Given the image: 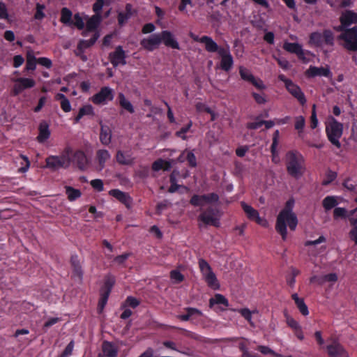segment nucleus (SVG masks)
Here are the masks:
<instances>
[{"instance_id":"nucleus-24","label":"nucleus","mask_w":357,"mask_h":357,"mask_svg":"<svg viewBox=\"0 0 357 357\" xmlns=\"http://www.w3.org/2000/svg\"><path fill=\"white\" fill-rule=\"evenodd\" d=\"M109 195L116 198L118 201L123 204L128 208L131 204L132 199L128 193L119 189H112L109 190Z\"/></svg>"},{"instance_id":"nucleus-15","label":"nucleus","mask_w":357,"mask_h":357,"mask_svg":"<svg viewBox=\"0 0 357 357\" xmlns=\"http://www.w3.org/2000/svg\"><path fill=\"white\" fill-rule=\"evenodd\" d=\"M108 59L114 68L126 64V54L121 45L116 47L115 50L109 54Z\"/></svg>"},{"instance_id":"nucleus-61","label":"nucleus","mask_w":357,"mask_h":357,"mask_svg":"<svg viewBox=\"0 0 357 357\" xmlns=\"http://www.w3.org/2000/svg\"><path fill=\"white\" fill-rule=\"evenodd\" d=\"M318 119L317 117V113H316V105H313L312 109V114L310 116V128L312 129H314L318 126Z\"/></svg>"},{"instance_id":"nucleus-62","label":"nucleus","mask_w":357,"mask_h":357,"mask_svg":"<svg viewBox=\"0 0 357 357\" xmlns=\"http://www.w3.org/2000/svg\"><path fill=\"white\" fill-rule=\"evenodd\" d=\"M287 324L289 327H290L293 331L301 327L299 323L295 320L294 318L290 316L285 314Z\"/></svg>"},{"instance_id":"nucleus-19","label":"nucleus","mask_w":357,"mask_h":357,"mask_svg":"<svg viewBox=\"0 0 357 357\" xmlns=\"http://www.w3.org/2000/svg\"><path fill=\"white\" fill-rule=\"evenodd\" d=\"M71 162L75 164L82 171L86 170L89 167V160L85 153L82 150H77L70 155Z\"/></svg>"},{"instance_id":"nucleus-40","label":"nucleus","mask_w":357,"mask_h":357,"mask_svg":"<svg viewBox=\"0 0 357 357\" xmlns=\"http://www.w3.org/2000/svg\"><path fill=\"white\" fill-rule=\"evenodd\" d=\"M72 17L73 13L69 8L64 7L61 10L60 22L63 24L72 26L73 24Z\"/></svg>"},{"instance_id":"nucleus-43","label":"nucleus","mask_w":357,"mask_h":357,"mask_svg":"<svg viewBox=\"0 0 357 357\" xmlns=\"http://www.w3.org/2000/svg\"><path fill=\"white\" fill-rule=\"evenodd\" d=\"M66 193L70 202H73L79 198L82 192L79 190L75 189L71 186H66Z\"/></svg>"},{"instance_id":"nucleus-18","label":"nucleus","mask_w":357,"mask_h":357,"mask_svg":"<svg viewBox=\"0 0 357 357\" xmlns=\"http://www.w3.org/2000/svg\"><path fill=\"white\" fill-rule=\"evenodd\" d=\"M340 22L341 25L337 28V31H342L352 24H357V13L350 10H345L342 13Z\"/></svg>"},{"instance_id":"nucleus-55","label":"nucleus","mask_w":357,"mask_h":357,"mask_svg":"<svg viewBox=\"0 0 357 357\" xmlns=\"http://www.w3.org/2000/svg\"><path fill=\"white\" fill-rule=\"evenodd\" d=\"M91 187L98 192H102L104 190V184L101 179L96 178L90 182Z\"/></svg>"},{"instance_id":"nucleus-21","label":"nucleus","mask_w":357,"mask_h":357,"mask_svg":"<svg viewBox=\"0 0 357 357\" xmlns=\"http://www.w3.org/2000/svg\"><path fill=\"white\" fill-rule=\"evenodd\" d=\"M158 33L151 34L146 38H143L140 41L141 46L149 52H153L157 49L160 45V39Z\"/></svg>"},{"instance_id":"nucleus-13","label":"nucleus","mask_w":357,"mask_h":357,"mask_svg":"<svg viewBox=\"0 0 357 357\" xmlns=\"http://www.w3.org/2000/svg\"><path fill=\"white\" fill-rule=\"evenodd\" d=\"M216 213L217 210L215 208L209 206L199 214L198 220L206 225H212L218 227L220 226V221L219 219L216 218Z\"/></svg>"},{"instance_id":"nucleus-33","label":"nucleus","mask_w":357,"mask_h":357,"mask_svg":"<svg viewBox=\"0 0 357 357\" xmlns=\"http://www.w3.org/2000/svg\"><path fill=\"white\" fill-rule=\"evenodd\" d=\"M70 264L74 275L77 276L79 279H82L83 276V271L77 255H75L71 256Z\"/></svg>"},{"instance_id":"nucleus-44","label":"nucleus","mask_w":357,"mask_h":357,"mask_svg":"<svg viewBox=\"0 0 357 357\" xmlns=\"http://www.w3.org/2000/svg\"><path fill=\"white\" fill-rule=\"evenodd\" d=\"M305 125V119L303 116L295 117L294 128L298 131V137H303V129Z\"/></svg>"},{"instance_id":"nucleus-10","label":"nucleus","mask_w":357,"mask_h":357,"mask_svg":"<svg viewBox=\"0 0 357 357\" xmlns=\"http://www.w3.org/2000/svg\"><path fill=\"white\" fill-rule=\"evenodd\" d=\"M114 98V90L109 86H103L91 98V100L93 104L100 105L107 104V102L113 100Z\"/></svg>"},{"instance_id":"nucleus-11","label":"nucleus","mask_w":357,"mask_h":357,"mask_svg":"<svg viewBox=\"0 0 357 357\" xmlns=\"http://www.w3.org/2000/svg\"><path fill=\"white\" fill-rule=\"evenodd\" d=\"M219 201V195L215 192L206 195H194L190 199V204L195 206H203L205 204L217 203Z\"/></svg>"},{"instance_id":"nucleus-56","label":"nucleus","mask_w":357,"mask_h":357,"mask_svg":"<svg viewBox=\"0 0 357 357\" xmlns=\"http://www.w3.org/2000/svg\"><path fill=\"white\" fill-rule=\"evenodd\" d=\"M170 278L172 280H174L176 283H180L184 280L183 275L177 270L171 271Z\"/></svg>"},{"instance_id":"nucleus-50","label":"nucleus","mask_w":357,"mask_h":357,"mask_svg":"<svg viewBox=\"0 0 357 357\" xmlns=\"http://www.w3.org/2000/svg\"><path fill=\"white\" fill-rule=\"evenodd\" d=\"M140 302L138 299L133 296H128L123 305V307L127 306L130 307L132 308H135L139 305Z\"/></svg>"},{"instance_id":"nucleus-64","label":"nucleus","mask_w":357,"mask_h":357,"mask_svg":"<svg viewBox=\"0 0 357 357\" xmlns=\"http://www.w3.org/2000/svg\"><path fill=\"white\" fill-rule=\"evenodd\" d=\"M74 348V341H70L66 347L62 354L59 357H69L73 352Z\"/></svg>"},{"instance_id":"nucleus-22","label":"nucleus","mask_w":357,"mask_h":357,"mask_svg":"<svg viewBox=\"0 0 357 357\" xmlns=\"http://www.w3.org/2000/svg\"><path fill=\"white\" fill-rule=\"evenodd\" d=\"M116 160L121 165H132L135 163V158L132 157L130 150H118L116 153Z\"/></svg>"},{"instance_id":"nucleus-26","label":"nucleus","mask_w":357,"mask_h":357,"mask_svg":"<svg viewBox=\"0 0 357 357\" xmlns=\"http://www.w3.org/2000/svg\"><path fill=\"white\" fill-rule=\"evenodd\" d=\"M215 305H223L224 307H219L220 310L223 311L229 306V303L228 299L222 294H215L209 299L208 306L210 308H213Z\"/></svg>"},{"instance_id":"nucleus-60","label":"nucleus","mask_w":357,"mask_h":357,"mask_svg":"<svg viewBox=\"0 0 357 357\" xmlns=\"http://www.w3.org/2000/svg\"><path fill=\"white\" fill-rule=\"evenodd\" d=\"M130 252H125L121 255H118L114 258V261L119 265L125 264L126 260L131 256Z\"/></svg>"},{"instance_id":"nucleus-3","label":"nucleus","mask_w":357,"mask_h":357,"mask_svg":"<svg viewBox=\"0 0 357 357\" xmlns=\"http://www.w3.org/2000/svg\"><path fill=\"white\" fill-rule=\"evenodd\" d=\"M72 149L66 147L59 155H49L45 159V167L52 171L67 169L71 163Z\"/></svg>"},{"instance_id":"nucleus-38","label":"nucleus","mask_w":357,"mask_h":357,"mask_svg":"<svg viewBox=\"0 0 357 357\" xmlns=\"http://www.w3.org/2000/svg\"><path fill=\"white\" fill-rule=\"evenodd\" d=\"M172 167L170 161L165 160L163 159H158L152 164V169L154 172H158L161 169L164 171H169Z\"/></svg>"},{"instance_id":"nucleus-2","label":"nucleus","mask_w":357,"mask_h":357,"mask_svg":"<svg viewBox=\"0 0 357 357\" xmlns=\"http://www.w3.org/2000/svg\"><path fill=\"white\" fill-rule=\"evenodd\" d=\"M286 167L287 173L298 179L305 171V159L297 151H289L286 154Z\"/></svg>"},{"instance_id":"nucleus-30","label":"nucleus","mask_w":357,"mask_h":357,"mask_svg":"<svg viewBox=\"0 0 357 357\" xmlns=\"http://www.w3.org/2000/svg\"><path fill=\"white\" fill-rule=\"evenodd\" d=\"M203 277L207 285L211 289L213 290H218L220 289V283L213 271L203 275Z\"/></svg>"},{"instance_id":"nucleus-23","label":"nucleus","mask_w":357,"mask_h":357,"mask_svg":"<svg viewBox=\"0 0 357 357\" xmlns=\"http://www.w3.org/2000/svg\"><path fill=\"white\" fill-rule=\"evenodd\" d=\"M241 205L249 220L255 221L259 225H262L264 220L259 216V212L257 210L244 202H242Z\"/></svg>"},{"instance_id":"nucleus-45","label":"nucleus","mask_w":357,"mask_h":357,"mask_svg":"<svg viewBox=\"0 0 357 357\" xmlns=\"http://www.w3.org/2000/svg\"><path fill=\"white\" fill-rule=\"evenodd\" d=\"M36 63H38V59L33 54L28 53L25 70L27 71L34 70L36 68Z\"/></svg>"},{"instance_id":"nucleus-52","label":"nucleus","mask_w":357,"mask_h":357,"mask_svg":"<svg viewBox=\"0 0 357 357\" xmlns=\"http://www.w3.org/2000/svg\"><path fill=\"white\" fill-rule=\"evenodd\" d=\"M36 10L34 14V18L38 20H43L45 16V15L43 12V10L45 8V5L38 3L36 4Z\"/></svg>"},{"instance_id":"nucleus-53","label":"nucleus","mask_w":357,"mask_h":357,"mask_svg":"<svg viewBox=\"0 0 357 357\" xmlns=\"http://www.w3.org/2000/svg\"><path fill=\"white\" fill-rule=\"evenodd\" d=\"M74 21L73 25L75 26L79 30H82L84 28V22L79 13H77L74 15Z\"/></svg>"},{"instance_id":"nucleus-5","label":"nucleus","mask_w":357,"mask_h":357,"mask_svg":"<svg viewBox=\"0 0 357 357\" xmlns=\"http://www.w3.org/2000/svg\"><path fill=\"white\" fill-rule=\"evenodd\" d=\"M309 44L312 46L321 47L324 44L333 47L335 45V36L331 29H324L322 33L314 31L309 36Z\"/></svg>"},{"instance_id":"nucleus-17","label":"nucleus","mask_w":357,"mask_h":357,"mask_svg":"<svg viewBox=\"0 0 357 357\" xmlns=\"http://www.w3.org/2000/svg\"><path fill=\"white\" fill-rule=\"evenodd\" d=\"M160 44L163 43L166 47L173 50L181 49L178 42L172 32L168 30L162 31L159 33Z\"/></svg>"},{"instance_id":"nucleus-35","label":"nucleus","mask_w":357,"mask_h":357,"mask_svg":"<svg viewBox=\"0 0 357 357\" xmlns=\"http://www.w3.org/2000/svg\"><path fill=\"white\" fill-rule=\"evenodd\" d=\"M355 202L357 204V197L355 199ZM356 211H357V206L354 209H353L350 211V215H353ZM350 222L352 225H354V227L351 228V229L349 231V238L351 241H353L355 243V244L357 245V225H356L357 224V218H351Z\"/></svg>"},{"instance_id":"nucleus-31","label":"nucleus","mask_w":357,"mask_h":357,"mask_svg":"<svg viewBox=\"0 0 357 357\" xmlns=\"http://www.w3.org/2000/svg\"><path fill=\"white\" fill-rule=\"evenodd\" d=\"M112 140V130L107 126L101 125L100 132V141L105 145L107 146L110 144Z\"/></svg>"},{"instance_id":"nucleus-29","label":"nucleus","mask_w":357,"mask_h":357,"mask_svg":"<svg viewBox=\"0 0 357 357\" xmlns=\"http://www.w3.org/2000/svg\"><path fill=\"white\" fill-rule=\"evenodd\" d=\"M201 40L202 43L205 45V50L210 53L217 52L218 54L220 52V50L225 47H219L212 38L208 36H203Z\"/></svg>"},{"instance_id":"nucleus-54","label":"nucleus","mask_w":357,"mask_h":357,"mask_svg":"<svg viewBox=\"0 0 357 357\" xmlns=\"http://www.w3.org/2000/svg\"><path fill=\"white\" fill-rule=\"evenodd\" d=\"M185 160L188 161V165L190 167H195L197 165V158L192 151H187Z\"/></svg>"},{"instance_id":"nucleus-57","label":"nucleus","mask_w":357,"mask_h":357,"mask_svg":"<svg viewBox=\"0 0 357 357\" xmlns=\"http://www.w3.org/2000/svg\"><path fill=\"white\" fill-rule=\"evenodd\" d=\"M337 177V174L335 172L328 170L326 173V178L322 181L324 185H327L333 182Z\"/></svg>"},{"instance_id":"nucleus-16","label":"nucleus","mask_w":357,"mask_h":357,"mask_svg":"<svg viewBox=\"0 0 357 357\" xmlns=\"http://www.w3.org/2000/svg\"><path fill=\"white\" fill-rule=\"evenodd\" d=\"M15 84H14L12 93L13 96H17L21 93L24 90L33 88L36 82L31 78L19 77L14 79Z\"/></svg>"},{"instance_id":"nucleus-7","label":"nucleus","mask_w":357,"mask_h":357,"mask_svg":"<svg viewBox=\"0 0 357 357\" xmlns=\"http://www.w3.org/2000/svg\"><path fill=\"white\" fill-rule=\"evenodd\" d=\"M278 79L284 84L285 88L287 91L297 100L301 105L306 103V98L304 93L302 91L299 86L294 83L290 79L286 77L284 75L280 74L278 75Z\"/></svg>"},{"instance_id":"nucleus-48","label":"nucleus","mask_w":357,"mask_h":357,"mask_svg":"<svg viewBox=\"0 0 357 357\" xmlns=\"http://www.w3.org/2000/svg\"><path fill=\"white\" fill-rule=\"evenodd\" d=\"M280 138V132L278 130H276L273 135V142L271 146V154L274 156L277 154V146L278 145Z\"/></svg>"},{"instance_id":"nucleus-12","label":"nucleus","mask_w":357,"mask_h":357,"mask_svg":"<svg viewBox=\"0 0 357 357\" xmlns=\"http://www.w3.org/2000/svg\"><path fill=\"white\" fill-rule=\"evenodd\" d=\"M282 48L287 52L294 54L298 59L304 63L308 62V59L305 57V54H310L309 51L303 49V46L298 43H289L284 41Z\"/></svg>"},{"instance_id":"nucleus-63","label":"nucleus","mask_w":357,"mask_h":357,"mask_svg":"<svg viewBox=\"0 0 357 357\" xmlns=\"http://www.w3.org/2000/svg\"><path fill=\"white\" fill-rule=\"evenodd\" d=\"M136 175L141 178H147L149 175V168L147 166H140L136 172Z\"/></svg>"},{"instance_id":"nucleus-47","label":"nucleus","mask_w":357,"mask_h":357,"mask_svg":"<svg viewBox=\"0 0 357 357\" xmlns=\"http://www.w3.org/2000/svg\"><path fill=\"white\" fill-rule=\"evenodd\" d=\"M239 74L242 79L250 83L254 81V79L255 78L249 70L243 66L239 68Z\"/></svg>"},{"instance_id":"nucleus-37","label":"nucleus","mask_w":357,"mask_h":357,"mask_svg":"<svg viewBox=\"0 0 357 357\" xmlns=\"http://www.w3.org/2000/svg\"><path fill=\"white\" fill-rule=\"evenodd\" d=\"M291 298L294 301L295 304L300 312L303 316H307L309 314L308 307L304 302L303 298H299L296 293H294L291 295Z\"/></svg>"},{"instance_id":"nucleus-6","label":"nucleus","mask_w":357,"mask_h":357,"mask_svg":"<svg viewBox=\"0 0 357 357\" xmlns=\"http://www.w3.org/2000/svg\"><path fill=\"white\" fill-rule=\"evenodd\" d=\"M115 283L116 278L114 275L109 273L105 276L103 284L100 289V297L98 305V307L100 311H102L106 305Z\"/></svg>"},{"instance_id":"nucleus-42","label":"nucleus","mask_w":357,"mask_h":357,"mask_svg":"<svg viewBox=\"0 0 357 357\" xmlns=\"http://www.w3.org/2000/svg\"><path fill=\"white\" fill-rule=\"evenodd\" d=\"M56 100H61V107L65 112H69L71 111V105L69 100L63 93H57L55 96Z\"/></svg>"},{"instance_id":"nucleus-32","label":"nucleus","mask_w":357,"mask_h":357,"mask_svg":"<svg viewBox=\"0 0 357 357\" xmlns=\"http://www.w3.org/2000/svg\"><path fill=\"white\" fill-rule=\"evenodd\" d=\"M110 157V153L106 149H99L96 151V160L100 170H102L105 167L107 160H108Z\"/></svg>"},{"instance_id":"nucleus-9","label":"nucleus","mask_w":357,"mask_h":357,"mask_svg":"<svg viewBox=\"0 0 357 357\" xmlns=\"http://www.w3.org/2000/svg\"><path fill=\"white\" fill-rule=\"evenodd\" d=\"M326 347L328 357H349V352L336 338H331Z\"/></svg>"},{"instance_id":"nucleus-39","label":"nucleus","mask_w":357,"mask_h":357,"mask_svg":"<svg viewBox=\"0 0 357 357\" xmlns=\"http://www.w3.org/2000/svg\"><path fill=\"white\" fill-rule=\"evenodd\" d=\"M102 351L107 357H116L118 350L110 342L105 341L102 343Z\"/></svg>"},{"instance_id":"nucleus-14","label":"nucleus","mask_w":357,"mask_h":357,"mask_svg":"<svg viewBox=\"0 0 357 357\" xmlns=\"http://www.w3.org/2000/svg\"><path fill=\"white\" fill-rule=\"evenodd\" d=\"M220 57V68L225 72L231 70L234 66V59L231 54L229 47L227 45L220 50L218 54Z\"/></svg>"},{"instance_id":"nucleus-46","label":"nucleus","mask_w":357,"mask_h":357,"mask_svg":"<svg viewBox=\"0 0 357 357\" xmlns=\"http://www.w3.org/2000/svg\"><path fill=\"white\" fill-rule=\"evenodd\" d=\"M324 209L328 211L337 205L336 199L333 196L326 197L322 202Z\"/></svg>"},{"instance_id":"nucleus-49","label":"nucleus","mask_w":357,"mask_h":357,"mask_svg":"<svg viewBox=\"0 0 357 357\" xmlns=\"http://www.w3.org/2000/svg\"><path fill=\"white\" fill-rule=\"evenodd\" d=\"M192 126V123L190 121L186 126L181 128L179 130L176 131L175 135L178 137L181 138L183 140L187 139L185 134L190 130Z\"/></svg>"},{"instance_id":"nucleus-34","label":"nucleus","mask_w":357,"mask_h":357,"mask_svg":"<svg viewBox=\"0 0 357 357\" xmlns=\"http://www.w3.org/2000/svg\"><path fill=\"white\" fill-rule=\"evenodd\" d=\"M86 115L92 116L95 115L94 109L92 105H86L79 108L77 115L74 119V123L79 122L80 119Z\"/></svg>"},{"instance_id":"nucleus-4","label":"nucleus","mask_w":357,"mask_h":357,"mask_svg":"<svg viewBox=\"0 0 357 357\" xmlns=\"http://www.w3.org/2000/svg\"><path fill=\"white\" fill-rule=\"evenodd\" d=\"M343 133V124L338 122L333 116H330L326 123V134L328 141L335 147L340 149V139Z\"/></svg>"},{"instance_id":"nucleus-28","label":"nucleus","mask_w":357,"mask_h":357,"mask_svg":"<svg viewBox=\"0 0 357 357\" xmlns=\"http://www.w3.org/2000/svg\"><path fill=\"white\" fill-rule=\"evenodd\" d=\"M48 123L45 121H42L38 126V135L37 136V141L39 143H44L47 140L51 135Z\"/></svg>"},{"instance_id":"nucleus-41","label":"nucleus","mask_w":357,"mask_h":357,"mask_svg":"<svg viewBox=\"0 0 357 357\" xmlns=\"http://www.w3.org/2000/svg\"><path fill=\"white\" fill-rule=\"evenodd\" d=\"M99 37L98 33H96L89 40H80L77 45V50L84 52V49L89 48L93 45Z\"/></svg>"},{"instance_id":"nucleus-1","label":"nucleus","mask_w":357,"mask_h":357,"mask_svg":"<svg viewBox=\"0 0 357 357\" xmlns=\"http://www.w3.org/2000/svg\"><path fill=\"white\" fill-rule=\"evenodd\" d=\"M294 198L289 199L283 209L279 213L275 224V230L280 234L282 240L285 241L287 236V226L288 225L291 231H294L298 225V218L293 212L294 206Z\"/></svg>"},{"instance_id":"nucleus-51","label":"nucleus","mask_w":357,"mask_h":357,"mask_svg":"<svg viewBox=\"0 0 357 357\" xmlns=\"http://www.w3.org/2000/svg\"><path fill=\"white\" fill-rule=\"evenodd\" d=\"M198 264L199 267L200 268V271L202 273V275H204L206 273H208L212 271L211 266L205 259H199Z\"/></svg>"},{"instance_id":"nucleus-36","label":"nucleus","mask_w":357,"mask_h":357,"mask_svg":"<svg viewBox=\"0 0 357 357\" xmlns=\"http://www.w3.org/2000/svg\"><path fill=\"white\" fill-rule=\"evenodd\" d=\"M118 100L120 107L130 114L135 112V108L132 103L126 98L123 93H119L118 95Z\"/></svg>"},{"instance_id":"nucleus-20","label":"nucleus","mask_w":357,"mask_h":357,"mask_svg":"<svg viewBox=\"0 0 357 357\" xmlns=\"http://www.w3.org/2000/svg\"><path fill=\"white\" fill-rule=\"evenodd\" d=\"M305 75L308 78H313L317 76L331 78L333 75L328 66L317 67L314 66H310L308 69L305 72Z\"/></svg>"},{"instance_id":"nucleus-25","label":"nucleus","mask_w":357,"mask_h":357,"mask_svg":"<svg viewBox=\"0 0 357 357\" xmlns=\"http://www.w3.org/2000/svg\"><path fill=\"white\" fill-rule=\"evenodd\" d=\"M184 310L185 314L178 316V318L183 321L192 320L203 315L202 312L195 307H185Z\"/></svg>"},{"instance_id":"nucleus-8","label":"nucleus","mask_w":357,"mask_h":357,"mask_svg":"<svg viewBox=\"0 0 357 357\" xmlns=\"http://www.w3.org/2000/svg\"><path fill=\"white\" fill-rule=\"evenodd\" d=\"M338 39L344 42V47L349 51H357V26L342 31Z\"/></svg>"},{"instance_id":"nucleus-58","label":"nucleus","mask_w":357,"mask_h":357,"mask_svg":"<svg viewBox=\"0 0 357 357\" xmlns=\"http://www.w3.org/2000/svg\"><path fill=\"white\" fill-rule=\"evenodd\" d=\"M337 280V275L336 273H332L326 274L324 276H322L321 281H319V284L321 285L325 282H335Z\"/></svg>"},{"instance_id":"nucleus-59","label":"nucleus","mask_w":357,"mask_h":357,"mask_svg":"<svg viewBox=\"0 0 357 357\" xmlns=\"http://www.w3.org/2000/svg\"><path fill=\"white\" fill-rule=\"evenodd\" d=\"M21 158L24 160V162H22V167L19 168L18 172L20 173H25L26 172L30 167V161L27 156L21 155Z\"/></svg>"},{"instance_id":"nucleus-27","label":"nucleus","mask_w":357,"mask_h":357,"mask_svg":"<svg viewBox=\"0 0 357 357\" xmlns=\"http://www.w3.org/2000/svg\"><path fill=\"white\" fill-rule=\"evenodd\" d=\"M102 21V15H93L86 22V30L83 31L82 36H86V32H92L95 31L98 27L99 26L100 22Z\"/></svg>"}]
</instances>
